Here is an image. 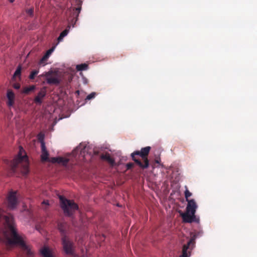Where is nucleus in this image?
<instances>
[{
	"label": "nucleus",
	"instance_id": "obj_33",
	"mask_svg": "<svg viewBox=\"0 0 257 257\" xmlns=\"http://www.w3.org/2000/svg\"><path fill=\"white\" fill-rule=\"evenodd\" d=\"M9 1H10V2L11 3H13V2L14 1V0H9Z\"/></svg>",
	"mask_w": 257,
	"mask_h": 257
},
{
	"label": "nucleus",
	"instance_id": "obj_22",
	"mask_svg": "<svg viewBox=\"0 0 257 257\" xmlns=\"http://www.w3.org/2000/svg\"><path fill=\"white\" fill-rule=\"evenodd\" d=\"M185 188H186V190L184 192L185 197L186 201H188L190 200V199H189V197L192 195V193L188 190L187 187L186 186H185Z\"/></svg>",
	"mask_w": 257,
	"mask_h": 257
},
{
	"label": "nucleus",
	"instance_id": "obj_31",
	"mask_svg": "<svg viewBox=\"0 0 257 257\" xmlns=\"http://www.w3.org/2000/svg\"><path fill=\"white\" fill-rule=\"evenodd\" d=\"M155 162L157 164H160V162H161V159L160 158H156L155 160Z\"/></svg>",
	"mask_w": 257,
	"mask_h": 257
},
{
	"label": "nucleus",
	"instance_id": "obj_18",
	"mask_svg": "<svg viewBox=\"0 0 257 257\" xmlns=\"http://www.w3.org/2000/svg\"><path fill=\"white\" fill-rule=\"evenodd\" d=\"M101 158L107 161L111 166H113L115 163L114 159L112 158L108 154L102 155Z\"/></svg>",
	"mask_w": 257,
	"mask_h": 257
},
{
	"label": "nucleus",
	"instance_id": "obj_28",
	"mask_svg": "<svg viewBox=\"0 0 257 257\" xmlns=\"http://www.w3.org/2000/svg\"><path fill=\"white\" fill-rule=\"evenodd\" d=\"M126 167L127 170L131 169L134 167V164L132 163H127Z\"/></svg>",
	"mask_w": 257,
	"mask_h": 257
},
{
	"label": "nucleus",
	"instance_id": "obj_8",
	"mask_svg": "<svg viewBox=\"0 0 257 257\" xmlns=\"http://www.w3.org/2000/svg\"><path fill=\"white\" fill-rule=\"evenodd\" d=\"M63 247L66 254H71L73 253V243L68 240L66 236H63L62 238Z\"/></svg>",
	"mask_w": 257,
	"mask_h": 257
},
{
	"label": "nucleus",
	"instance_id": "obj_20",
	"mask_svg": "<svg viewBox=\"0 0 257 257\" xmlns=\"http://www.w3.org/2000/svg\"><path fill=\"white\" fill-rule=\"evenodd\" d=\"M76 69L77 71L86 70L88 68V65L87 64L83 63L76 66Z\"/></svg>",
	"mask_w": 257,
	"mask_h": 257
},
{
	"label": "nucleus",
	"instance_id": "obj_16",
	"mask_svg": "<svg viewBox=\"0 0 257 257\" xmlns=\"http://www.w3.org/2000/svg\"><path fill=\"white\" fill-rule=\"evenodd\" d=\"M86 149V146L85 144H80L79 146H78L75 151L76 153L79 152L81 155L84 156L85 154V150Z\"/></svg>",
	"mask_w": 257,
	"mask_h": 257
},
{
	"label": "nucleus",
	"instance_id": "obj_25",
	"mask_svg": "<svg viewBox=\"0 0 257 257\" xmlns=\"http://www.w3.org/2000/svg\"><path fill=\"white\" fill-rule=\"evenodd\" d=\"M95 95H96V93L95 92H92L87 96L86 99V100L91 99L94 98Z\"/></svg>",
	"mask_w": 257,
	"mask_h": 257
},
{
	"label": "nucleus",
	"instance_id": "obj_17",
	"mask_svg": "<svg viewBox=\"0 0 257 257\" xmlns=\"http://www.w3.org/2000/svg\"><path fill=\"white\" fill-rule=\"evenodd\" d=\"M70 26H68L67 28L62 31L57 39L58 42H60L63 41V38L67 35L69 33Z\"/></svg>",
	"mask_w": 257,
	"mask_h": 257
},
{
	"label": "nucleus",
	"instance_id": "obj_19",
	"mask_svg": "<svg viewBox=\"0 0 257 257\" xmlns=\"http://www.w3.org/2000/svg\"><path fill=\"white\" fill-rule=\"evenodd\" d=\"M58 227L59 230L61 232L63 236H65V233L66 231V224L64 223H59L58 224Z\"/></svg>",
	"mask_w": 257,
	"mask_h": 257
},
{
	"label": "nucleus",
	"instance_id": "obj_27",
	"mask_svg": "<svg viewBox=\"0 0 257 257\" xmlns=\"http://www.w3.org/2000/svg\"><path fill=\"white\" fill-rule=\"evenodd\" d=\"M55 48V46H54L52 48H51V49H50L49 50H48L46 54L48 55L49 56H50V55L52 54V53L53 52V51L54 50Z\"/></svg>",
	"mask_w": 257,
	"mask_h": 257
},
{
	"label": "nucleus",
	"instance_id": "obj_29",
	"mask_svg": "<svg viewBox=\"0 0 257 257\" xmlns=\"http://www.w3.org/2000/svg\"><path fill=\"white\" fill-rule=\"evenodd\" d=\"M13 87L16 89H19L20 88V84L18 83H15L13 84Z\"/></svg>",
	"mask_w": 257,
	"mask_h": 257
},
{
	"label": "nucleus",
	"instance_id": "obj_30",
	"mask_svg": "<svg viewBox=\"0 0 257 257\" xmlns=\"http://www.w3.org/2000/svg\"><path fill=\"white\" fill-rule=\"evenodd\" d=\"M27 13L29 15L32 16L33 14V10L32 9H29L28 10Z\"/></svg>",
	"mask_w": 257,
	"mask_h": 257
},
{
	"label": "nucleus",
	"instance_id": "obj_5",
	"mask_svg": "<svg viewBox=\"0 0 257 257\" xmlns=\"http://www.w3.org/2000/svg\"><path fill=\"white\" fill-rule=\"evenodd\" d=\"M61 207L65 215L71 216L78 209V206L73 201L68 200L62 196L59 197Z\"/></svg>",
	"mask_w": 257,
	"mask_h": 257
},
{
	"label": "nucleus",
	"instance_id": "obj_11",
	"mask_svg": "<svg viewBox=\"0 0 257 257\" xmlns=\"http://www.w3.org/2000/svg\"><path fill=\"white\" fill-rule=\"evenodd\" d=\"M51 161L53 163H57L58 164H61L63 166H66L69 160L67 158L59 157L52 158Z\"/></svg>",
	"mask_w": 257,
	"mask_h": 257
},
{
	"label": "nucleus",
	"instance_id": "obj_6",
	"mask_svg": "<svg viewBox=\"0 0 257 257\" xmlns=\"http://www.w3.org/2000/svg\"><path fill=\"white\" fill-rule=\"evenodd\" d=\"M195 235L192 236L186 244L183 245L182 254L179 257H190L195 244Z\"/></svg>",
	"mask_w": 257,
	"mask_h": 257
},
{
	"label": "nucleus",
	"instance_id": "obj_14",
	"mask_svg": "<svg viewBox=\"0 0 257 257\" xmlns=\"http://www.w3.org/2000/svg\"><path fill=\"white\" fill-rule=\"evenodd\" d=\"M40 253L43 257H54L51 250L46 246H44L40 249Z\"/></svg>",
	"mask_w": 257,
	"mask_h": 257
},
{
	"label": "nucleus",
	"instance_id": "obj_7",
	"mask_svg": "<svg viewBox=\"0 0 257 257\" xmlns=\"http://www.w3.org/2000/svg\"><path fill=\"white\" fill-rule=\"evenodd\" d=\"M54 73V72L52 70H50L43 73L39 77H45L47 83L50 85H58L60 83V81L56 76H53Z\"/></svg>",
	"mask_w": 257,
	"mask_h": 257
},
{
	"label": "nucleus",
	"instance_id": "obj_21",
	"mask_svg": "<svg viewBox=\"0 0 257 257\" xmlns=\"http://www.w3.org/2000/svg\"><path fill=\"white\" fill-rule=\"evenodd\" d=\"M35 89V86L34 85H31L29 87H25L22 92L25 94H28L31 91H33Z\"/></svg>",
	"mask_w": 257,
	"mask_h": 257
},
{
	"label": "nucleus",
	"instance_id": "obj_4",
	"mask_svg": "<svg viewBox=\"0 0 257 257\" xmlns=\"http://www.w3.org/2000/svg\"><path fill=\"white\" fill-rule=\"evenodd\" d=\"M187 205L186 207V212L181 214L183 220L184 222L199 223V218L195 216V212L197 208V205L194 199H190L187 201Z\"/></svg>",
	"mask_w": 257,
	"mask_h": 257
},
{
	"label": "nucleus",
	"instance_id": "obj_2",
	"mask_svg": "<svg viewBox=\"0 0 257 257\" xmlns=\"http://www.w3.org/2000/svg\"><path fill=\"white\" fill-rule=\"evenodd\" d=\"M23 152H24V150L21 147L18 156L9 163L11 170L13 172H15L18 168L22 167L23 168L21 171L26 175L29 172L28 158L26 155H23Z\"/></svg>",
	"mask_w": 257,
	"mask_h": 257
},
{
	"label": "nucleus",
	"instance_id": "obj_32",
	"mask_svg": "<svg viewBox=\"0 0 257 257\" xmlns=\"http://www.w3.org/2000/svg\"><path fill=\"white\" fill-rule=\"evenodd\" d=\"M43 204H47V205H48V201H44L43 202Z\"/></svg>",
	"mask_w": 257,
	"mask_h": 257
},
{
	"label": "nucleus",
	"instance_id": "obj_1",
	"mask_svg": "<svg viewBox=\"0 0 257 257\" xmlns=\"http://www.w3.org/2000/svg\"><path fill=\"white\" fill-rule=\"evenodd\" d=\"M6 224V230L4 235L9 245H18L26 252L28 257H33L34 252L30 247L27 245L22 237L17 232L14 217L11 214L4 216Z\"/></svg>",
	"mask_w": 257,
	"mask_h": 257
},
{
	"label": "nucleus",
	"instance_id": "obj_23",
	"mask_svg": "<svg viewBox=\"0 0 257 257\" xmlns=\"http://www.w3.org/2000/svg\"><path fill=\"white\" fill-rule=\"evenodd\" d=\"M39 73V70H33L32 71H31L30 75H29V79H31V80H33L35 78V76H36V75H37Z\"/></svg>",
	"mask_w": 257,
	"mask_h": 257
},
{
	"label": "nucleus",
	"instance_id": "obj_9",
	"mask_svg": "<svg viewBox=\"0 0 257 257\" xmlns=\"http://www.w3.org/2000/svg\"><path fill=\"white\" fill-rule=\"evenodd\" d=\"M17 192H11L8 197V206L10 209H14L18 204V200L16 196Z\"/></svg>",
	"mask_w": 257,
	"mask_h": 257
},
{
	"label": "nucleus",
	"instance_id": "obj_13",
	"mask_svg": "<svg viewBox=\"0 0 257 257\" xmlns=\"http://www.w3.org/2000/svg\"><path fill=\"white\" fill-rule=\"evenodd\" d=\"M8 101L7 104L9 106H12L14 103L15 94L12 90L9 89L7 94Z\"/></svg>",
	"mask_w": 257,
	"mask_h": 257
},
{
	"label": "nucleus",
	"instance_id": "obj_10",
	"mask_svg": "<svg viewBox=\"0 0 257 257\" xmlns=\"http://www.w3.org/2000/svg\"><path fill=\"white\" fill-rule=\"evenodd\" d=\"M46 94V87H44L42 88L40 91L38 93V95L35 97L34 101L36 103L41 104L42 102V99Z\"/></svg>",
	"mask_w": 257,
	"mask_h": 257
},
{
	"label": "nucleus",
	"instance_id": "obj_3",
	"mask_svg": "<svg viewBox=\"0 0 257 257\" xmlns=\"http://www.w3.org/2000/svg\"><path fill=\"white\" fill-rule=\"evenodd\" d=\"M150 150V147H146L142 148L140 151H135L131 154L132 159L142 169H146L149 167V161L147 157Z\"/></svg>",
	"mask_w": 257,
	"mask_h": 257
},
{
	"label": "nucleus",
	"instance_id": "obj_24",
	"mask_svg": "<svg viewBox=\"0 0 257 257\" xmlns=\"http://www.w3.org/2000/svg\"><path fill=\"white\" fill-rule=\"evenodd\" d=\"M21 66L20 65H19L17 67L16 71L15 72L14 75H13V77H16L18 76H20L21 75Z\"/></svg>",
	"mask_w": 257,
	"mask_h": 257
},
{
	"label": "nucleus",
	"instance_id": "obj_26",
	"mask_svg": "<svg viewBox=\"0 0 257 257\" xmlns=\"http://www.w3.org/2000/svg\"><path fill=\"white\" fill-rule=\"evenodd\" d=\"M50 56L45 54L40 60V63H43L45 61H47Z\"/></svg>",
	"mask_w": 257,
	"mask_h": 257
},
{
	"label": "nucleus",
	"instance_id": "obj_15",
	"mask_svg": "<svg viewBox=\"0 0 257 257\" xmlns=\"http://www.w3.org/2000/svg\"><path fill=\"white\" fill-rule=\"evenodd\" d=\"M76 3L77 7L74 9V11H75L74 13V15L76 16L75 22L77 21L78 17L79 16V13H80L81 10V4L82 2L80 0H76Z\"/></svg>",
	"mask_w": 257,
	"mask_h": 257
},
{
	"label": "nucleus",
	"instance_id": "obj_12",
	"mask_svg": "<svg viewBox=\"0 0 257 257\" xmlns=\"http://www.w3.org/2000/svg\"><path fill=\"white\" fill-rule=\"evenodd\" d=\"M42 154L41 159L43 161H47L48 160L49 153L47 151L45 144L44 142H42L41 143Z\"/></svg>",
	"mask_w": 257,
	"mask_h": 257
}]
</instances>
